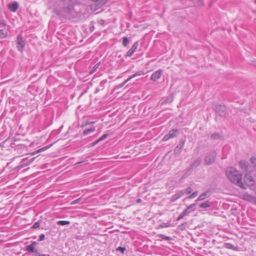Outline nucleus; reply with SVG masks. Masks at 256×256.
Here are the masks:
<instances>
[{
	"mask_svg": "<svg viewBox=\"0 0 256 256\" xmlns=\"http://www.w3.org/2000/svg\"><path fill=\"white\" fill-rule=\"evenodd\" d=\"M214 109L216 112L220 116H224L226 114V109L224 105L216 104Z\"/></svg>",
	"mask_w": 256,
	"mask_h": 256,
	"instance_id": "20e7f679",
	"label": "nucleus"
},
{
	"mask_svg": "<svg viewBox=\"0 0 256 256\" xmlns=\"http://www.w3.org/2000/svg\"><path fill=\"white\" fill-rule=\"evenodd\" d=\"M224 247L227 248H228V249H231V250H234V246L230 244V243H226L224 244Z\"/></svg>",
	"mask_w": 256,
	"mask_h": 256,
	"instance_id": "393cba45",
	"label": "nucleus"
},
{
	"mask_svg": "<svg viewBox=\"0 0 256 256\" xmlns=\"http://www.w3.org/2000/svg\"><path fill=\"white\" fill-rule=\"evenodd\" d=\"M94 130H95V128H94L86 129V130H85L84 131L83 134L84 135H86V134H89L90 132H94Z\"/></svg>",
	"mask_w": 256,
	"mask_h": 256,
	"instance_id": "5701e85b",
	"label": "nucleus"
},
{
	"mask_svg": "<svg viewBox=\"0 0 256 256\" xmlns=\"http://www.w3.org/2000/svg\"><path fill=\"white\" fill-rule=\"evenodd\" d=\"M184 141H183L182 142L179 146V148L182 150L184 146Z\"/></svg>",
	"mask_w": 256,
	"mask_h": 256,
	"instance_id": "c03bdc74",
	"label": "nucleus"
},
{
	"mask_svg": "<svg viewBox=\"0 0 256 256\" xmlns=\"http://www.w3.org/2000/svg\"><path fill=\"white\" fill-rule=\"evenodd\" d=\"M196 206V204H191L190 206H188L184 211L178 216L177 218V220H180V219L182 218L184 216H186L192 210V208Z\"/></svg>",
	"mask_w": 256,
	"mask_h": 256,
	"instance_id": "39448f33",
	"label": "nucleus"
},
{
	"mask_svg": "<svg viewBox=\"0 0 256 256\" xmlns=\"http://www.w3.org/2000/svg\"><path fill=\"white\" fill-rule=\"evenodd\" d=\"M40 226V224L38 222H36L32 226V228H38Z\"/></svg>",
	"mask_w": 256,
	"mask_h": 256,
	"instance_id": "58836bf2",
	"label": "nucleus"
},
{
	"mask_svg": "<svg viewBox=\"0 0 256 256\" xmlns=\"http://www.w3.org/2000/svg\"><path fill=\"white\" fill-rule=\"evenodd\" d=\"M82 200V198H80L76 200H74L72 202L71 204H74L80 202Z\"/></svg>",
	"mask_w": 256,
	"mask_h": 256,
	"instance_id": "f704fd0d",
	"label": "nucleus"
},
{
	"mask_svg": "<svg viewBox=\"0 0 256 256\" xmlns=\"http://www.w3.org/2000/svg\"><path fill=\"white\" fill-rule=\"evenodd\" d=\"M162 70H158L155 72L154 74H152L150 77V79L154 81H156L158 79L162 74Z\"/></svg>",
	"mask_w": 256,
	"mask_h": 256,
	"instance_id": "9b49d317",
	"label": "nucleus"
},
{
	"mask_svg": "<svg viewBox=\"0 0 256 256\" xmlns=\"http://www.w3.org/2000/svg\"><path fill=\"white\" fill-rule=\"evenodd\" d=\"M142 202V200H141V199L138 198V200H136V202H137V203H140V202Z\"/></svg>",
	"mask_w": 256,
	"mask_h": 256,
	"instance_id": "de8ad7c7",
	"label": "nucleus"
},
{
	"mask_svg": "<svg viewBox=\"0 0 256 256\" xmlns=\"http://www.w3.org/2000/svg\"><path fill=\"white\" fill-rule=\"evenodd\" d=\"M36 244V242H33L30 244L26 246V250L29 252H34L37 250L34 248V246Z\"/></svg>",
	"mask_w": 256,
	"mask_h": 256,
	"instance_id": "f8f14e48",
	"label": "nucleus"
},
{
	"mask_svg": "<svg viewBox=\"0 0 256 256\" xmlns=\"http://www.w3.org/2000/svg\"><path fill=\"white\" fill-rule=\"evenodd\" d=\"M138 46V42H135L130 49L128 52L126 56H131L135 52Z\"/></svg>",
	"mask_w": 256,
	"mask_h": 256,
	"instance_id": "9d476101",
	"label": "nucleus"
},
{
	"mask_svg": "<svg viewBox=\"0 0 256 256\" xmlns=\"http://www.w3.org/2000/svg\"><path fill=\"white\" fill-rule=\"evenodd\" d=\"M126 248H122V247H120V246H119L118 248H117L116 250H120L122 252H124V251L126 250Z\"/></svg>",
	"mask_w": 256,
	"mask_h": 256,
	"instance_id": "c9c22d12",
	"label": "nucleus"
},
{
	"mask_svg": "<svg viewBox=\"0 0 256 256\" xmlns=\"http://www.w3.org/2000/svg\"><path fill=\"white\" fill-rule=\"evenodd\" d=\"M32 256H40V253L38 252V250L35 251Z\"/></svg>",
	"mask_w": 256,
	"mask_h": 256,
	"instance_id": "ea45409f",
	"label": "nucleus"
},
{
	"mask_svg": "<svg viewBox=\"0 0 256 256\" xmlns=\"http://www.w3.org/2000/svg\"><path fill=\"white\" fill-rule=\"evenodd\" d=\"M201 162L202 160L201 158H197L196 159L194 160V162L191 164L188 170L189 171L192 169L196 168H197L198 166H200V164L201 163Z\"/></svg>",
	"mask_w": 256,
	"mask_h": 256,
	"instance_id": "6e6552de",
	"label": "nucleus"
},
{
	"mask_svg": "<svg viewBox=\"0 0 256 256\" xmlns=\"http://www.w3.org/2000/svg\"><path fill=\"white\" fill-rule=\"evenodd\" d=\"M6 36V34H5L3 30H0V38H4Z\"/></svg>",
	"mask_w": 256,
	"mask_h": 256,
	"instance_id": "473e14b6",
	"label": "nucleus"
},
{
	"mask_svg": "<svg viewBox=\"0 0 256 256\" xmlns=\"http://www.w3.org/2000/svg\"><path fill=\"white\" fill-rule=\"evenodd\" d=\"M210 138L212 140H218L220 138V136L216 133H214L212 134Z\"/></svg>",
	"mask_w": 256,
	"mask_h": 256,
	"instance_id": "6ab92c4d",
	"label": "nucleus"
},
{
	"mask_svg": "<svg viewBox=\"0 0 256 256\" xmlns=\"http://www.w3.org/2000/svg\"><path fill=\"white\" fill-rule=\"evenodd\" d=\"M158 238H162L163 240H172V238L170 236H165L163 234H159L158 235Z\"/></svg>",
	"mask_w": 256,
	"mask_h": 256,
	"instance_id": "a211bd4d",
	"label": "nucleus"
},
{
	"mask_svg": "<svg viewBox=\"0 0 256 256\" xmlns=\"http://www.w3.org/2000/svg\"><path fill=\"white\" fill-rule=\"evenodd\" d=\"M99 22L100 24H102L104 22V20H100Z\"/></svg>",
	"mask_w": 256,
	"mask_h": 256,
	"instance_id": "09e8293b",
	"label": "nucleus"
},
{
	"mask_svg": "<svg viewBox=\"0 0 256 256\" xmlns=\"http://www.w3.org/2000/svg\"><path fill=\"white\" fill-rule=\"evenodd\" d=\"M196 6H204V1L203 0H197L196 2Z\"/></svg>",
	"mask_w": 256,
	"mask_h": 256,
	"instance_id": "7c9ffc66",
	"label": "nucleus"
},
{
	"mask_svg": "<svg viewBox=\"0 0 256 256\" xmlns=\"http://www.w3.org/2000/svg\"><path fill=\"white\" fill-rule=\"evenodd\" d=\"M18 8V4L16 2L10 4L8 5V8L12 12H15Z\"/></svg>",
	"mask_w": 256,
	"mask_h": 256,
	"instance_id": "ddd939ff",
	"label": "nucleus"
},
{
	"mask_svg": "<svg viewBox=\"0 0 256 256\" xmlns=\"http://www.w3.org/2000/svg\"><path fill=\"white\" fill-rule=\"evenodd\" d=\"M244 182L246 184L252 186L254 184L253 178L250 175L248 172L246 173L244 176Z\"/></svg>",
	"mask_w": 256,
	"mask_h": 256,
	"instance_id": "0eeeda50",
	"label": "nucleus"
},
{
	"mask_svg": "<svg viewBox=\"0 0 256 256\" xmlns=\"http://www.w3.org/2000/svg\"><path fill=\"white\" fill-rule=\"evenodd\" d=\"M184 195V193L182 192H178V193L173 195L171 198L172 202H174L178 198H179L180 196Z\"/></svg>",
	"mask_w": 256,
	"mask_h": 256,
	"instance_id": "2eb2a0df",
	"label": "nucleus"
},
{
	"mask_svg": "<svg viewBox=\"0 0 256 256\" xmlns=\"http://www.w3.org/2000/svg\"><path fill=\"white\" fill-rule=\"evenodd\" d=\"M16 44L18 50L20 52H22L25 46V42L24 41L22 36L21 34H18V36Z\"/></svg>",
	"mask_w": 256,
	"mask_h": 256,
	"instance_id": "7ed1b4c3",
	"label": "nucleus"
},
{
	"mask_svg": "<svg viewBox=\"0 0 256 256\" xmlns=\"http://www.w3.org/2000/svg\"><path fill=\"white\" fill-rule=\"evenodd\" d=\"M217 153L216 150H212L208 153L204 159V164L206 166H210L213 164L216 160Z\"/></svg>",
	"mask_w": 256,
	"mask_h": 256,
	"instance_id": "f03ea898",
	"label": "nucleus"
},
{
	"mask_svg": "<svg viewBox=\"0 0 256 256\" xmlns=\"http://www.w3.org/2000/svg\"><path fill=\"white\" fill-rule=\"evenodd\" d=\"M64 10L66 13L71 14L72 11V7L71 6H68L64 8Z\"/></svg>",
	"mask_w": 256,
	"mask_h": 256,
	"instance_id": "b1692460",
	"label": "nucleus"
},
{
	"mask_svg": "<svg viewBox=\"0 0 256 256\" xmlns=\"http://www.w3.org/2000/svg\"><path fill=\"white\" fill-rule=\"evenodd\" d=\"M238 164L242 170L246 173L248 172V164L244 160H240L238 162Z\"/></svg>",
	"mask_w": 256,
	"mask_h": 256,
	"instance_id": "1a4fd4ad",
	"label": "nucleus"
},
{
	"mask_svg": "<svg viewBox=\"0 0 256 256\" xmlns=\"http://www.w3.org/2000/svg\"><path fill=\"white\" fill-rule=\"evenodd\" d=\"M255 66H256V64H255Z\"/></svg>",
	"mask_w": 256,
	"mask_h": 256,
	"instance_id": "3c124183",
	"label": "nucleus"
},
{
	"mask_svg": "<svg viewBox=\"0 0 256 256\" xmlns=\"http://www.w3.org/2000/svg\"><path fill=\"white\" fill-rule=\"evenodd\" d=\"M252 164H253V166L255 170H256V158L254 157H252L250 160Z\"/></svg>",
	"mask_w": 256,
	"mask_h": 256,
	"instance_id": "a878e982",
	"label": "nucleus"
},
{
	"mask_svg": "<svg viewBox=\"0 0 256 256\" xmlns=\"http://www.w3.org/2000/svg\"><path fill=\"white\" fill-rule=\"evenodd\" d=\"M208 196H209L208 192L206 191L202 193V194H200V196H198V199L196 200V202L204 200V199H206V198H208Z\"/></svg>",
	"mask_w": 256,
	"mask_h": 256,
	"instance_id": "4468645a",
	"label": "nucleus"
},
{
	"mask_svg": "<svg viewBox=\"0 0 256 256\" xmlns=\"http://www.w3.org/2000/svg\"><path fill=\"white\" fill-rule=\"evenodd\" d=\"M130 80V78H128L120 86V87L123 86L127 82H128Z\"/></svg>",
	"mask_w": 256,
	"mask_h": 256,
	"instance_id": "e433bc0d",
	"label": "nucleus"
},
{
	"mask_svg": "<svg viewBox=\"0 0 256 256\" xmlns=\"http://www.w3.org/2000/svg\"><path fill=\"white\" fill-rule=\"evenodd\" d=\"M70 222L69 221H65V220H60L57 224L58 225L64 226L66 224H70Z\"/></svg>",
	"mask_w": 256,
	"mask_h": 256,
	"instance_id": "4be33fe9",
	"label": "nucleus"
},
{
	"mask_svg": "<svg viewBox=\"0 0 256 256\" xmlns=\"http://www.w3.org/2000/svg\"><path fill=\"white\" fill-rule=\"evenodd\" d=\"M100 66V62L96 64L92 68V72L94 71Z\"/></svg>",
	"mask_w": 256,
	"mask_h": 256,
	"instance_id": "a19ab883",
	"label": "nucleus"
},
{
	"mask_svg": "<svg viewBox=\"0 0 256 256\" xmlns=\"http://www.w3.org/2000/svg\"><path fill=\"white\" fill-rule=\"evenodd\" d=\"M172 100H173V96H170L169 98H167L164 100L162 102V104H166V103H167V102H172Z\"/></svg>",
	"mask_w": 256,
	"mask_h": 256,
	"instance_id": "bb28decb",
	"label": "nucleus"
},
{
	"mask_svg": "<svg viewBox=\"0 0 256 256\" xmlns=\"http://www.w3.org/2000/svg\"><path fill=\"white\" fill-rule=\"evenodd\" d=\"M181 152V150L179 148V146H177L174 150L175 154H179Z\"/></svg>",
	"mask_w": 256,
	"mask_h": 256,
	"instance_id": "c85d7f7f",
	"label": "nucleus"
},
{
	"mask_svg": "<svg viewBox=\"0 0 256 256\" xmlns=\"http://www.w3.org/2000/svg\"><path fill=\"white\" fill-rule=\"evenodd\" d=\"M142 74H144V73L142 72V71L138 72H136L134 74L131 76L129 78H130V79H132L134 78H135L137 76H141Z\"/></svg>",
	"mask_w": 256,
	"mask_h": 256,
	"instance_id": "412c9836",
	"label": "nucleus"
},
{
	"mask_svg": "<svg viewBox=\"0 0 256 256\" xmlns=\"http://www.w3.org/2000/svg\"><path fill=\"white\" fill-rule=\"evenodd\" d=\"M27 165H28V164H20L19 166H18L17 167V168L20 169V168H24V166H26Z\"/></svg>",
	"mask_w": 256,
	"mask_h": 256,
	"instance_id": "37998d69",
	"label": "nucleus"
},
{
	"mask_svg": "<svg viewBox=\"0 0 256 256\" xmlns=\"http://www.w3.org/2000/svg\"><path fill=\"white\" fill-rule=\"evenodd\" d=\"M108 134H103L101 137H100L98 139H99V140L100 141H102L103 140H104V139H106L108 136Z\"/></svg>",
	"mask_w": 256,
	"mask_h": 256,
	"instance_id": "72a5a7b5",
	"label": "nucleus"
},
{
	"mask_svg": "<svg viewBox=\"0 0 256 256\" xmlns=\"http://www.w3.org/2000/svg\"><path fill=\"white\" fill-rule=\"evenodd\" d=\"M0 24H2L4 26H6V24L3 20H0Z\"/></svg>",
	"mask_w": 256,
	"mask_h": 256,
	"instance_id": "49530a36",
	"label": "nucleus"
},
{
	"mask_svg": "<svg viewBox=\"0 0 256 256\" xmlns=\"http://www.w3.org/2000/svg\"><path fill=\"white\" fill-rule=\"evenodd\" d=\"M34 159H35V158H33L30 159L29 160L28 162L27 163V164H30L31 162H32L34 160Z\"/></svg>",
	"mask_w": 256,
	"mask_h": 256,
	"instance_id": "a18cd8bd",
	"label": "nucleus"
},
{
	"mask_svg": "<svg viewBox=\"0 0 256 256\" xmlns=\"http://www.w3.org/2000/svg\"><path fill=\"white\" fill-rule=\"evenodd\" d=\"M170 226V224L168 222L167 223H162L160 226L159 227L160 228H163L164 227H168Z\"/></svg>",
	"mask_w": 256,
	"mask_h": 256,
	"instance_id": "2f4dec72",
	"label": "nucleus"
},
{
	"mask_svg": "<svg viewBox=\"0 0 256 256\" xmlns=\"http://www.w3.org/2000/svg\"><path fill=\"white\" fill-rule=\"evenodd\" d=\"M210 206V204H209V202L208 201H206V202H205L201 204H200V208H208Z\"/></svg>",
	"mask_w": 256,
	"mask_h": 256,
	"instance_id": "f3484780",
	"label": "nucleus"
},
{
	"mask_svg": "<svg viewBox=\"0 0 256 256\" xmlns=\"http://www.w3.org/2000/svg\"><path fill=\"white\" fill-rule=\"evenodd\" d=\"M129 43V40L126 37L123 38L122 44L124 46H126Z\"/></svg>",
	"mask_w": 256,
	"mask_h": 256,
	"instance_id": "cd10ccee",
	"label": "nucleus"
},
{
	"mask_svg": "<svg viewBox=\"0 0 256 256\" xmlns=\"http://www.w3.org/2000/svg\"><path fill=\"white\" fill-rule=\"evenodd\" d=\"M226 175L228 180L242 188H245L242 182V175L234 168L230 167L226 170Z\"/></svg>",
	"mask_w": 256,
	"mask_h": 256,
	"instance_id": "f257e3e1",
	"label": "nucleus"
},
{
	"mask_svg": "<svg viewBox=\"0 0 256 256\" xmlns=\"http://www.w3.org/2000/svg\"><path fill=\"white\" fill-rule=\"evenodd\" d=\"M82 162H78L76 164H80V163H82Z\"/></svg>",
	"mask_w": 256,
	"mask_h": 256,
	"instance_id": "8fccbe9b",
	"label": "nucleus"
},
{
	"mask_svg": "<svg viewBox=\"0 0 256 256\" xmlns=\"http://www.w3.org/2000/svg\"><path fill=\"white\" fill-rule=\"evenodd\" d=\"M198 194V191H195L194 192H192L190 196L188 197V198L191 199L194 198H195Z\"/></svg>",
	"mask_w": 256,
	"mask_h": 256,
	"instance_id": "c756f323",
	"label": "nucleus"
},
{
	"mask_svg": "<svg viewBox=\"0 0 256 256\" xmlns=\"http://www.w3.org/2000/svg\"><path fill=\"white\" fill-rule=\"evenodd\" d=\"M178 134V130H172L169 132L164 136L163 138V140H168L170 138H174L177 136Z\"/></svg>",
	"mask_w": 256,
	"mask_h": 256,
	"instance_id": "423d86ee",
	"label": "nucleus"
},
{
	"mask_svg": "<svg viewBox=\"0 0 256 256\" xmlns=\"http://www.w3.org/2000/svg\"><path fill=\"white\" fill-rule=\"evenodd\" d=\"M44 238H45V236L44 234H42L40 236H39V240L40 241H42L43 240H44Z\"/></svg>",
	"mask_w": 256,
	"mask_h": 256,
	"instance_id": "4c0bfd02",
	"label": "nucleus"
},
{
	"mask_svg": "<svg viewBox=\"0 0 256 256\" xmlns=\"http://www.w3.org/2000/svg\"><path fill=\"white\" fill-rule=\"evenodd\" d=\"M100 142V140H99V139H98L96 141H95L94 142L90 144V145H91L92 146H95L96 144H97L98 142Z\"/></svg>",
	"mask_w": 256,
	"mask_h": 256,
	"instance_id": "79ce46f5",
	"label": "nucleus"
},
{
	"mask_svg": "<svg viewBox=\"0 0 256 256\" xmlns=\"http://www.w3.org/2000/svg\"><path fill=\"white\" fill-rule=\"evenodd\" d=\"M192 188L189 186L188 188H186V189L180 190V192H182L184 193V194H190L192 192Z\"/></svg>",
	"mask_w": 256,
	"mask_h": 256,
	"instance_id": "dca6fc26",
	"label": "nucleus"
},
{
	"mask_svg": "<svg viewBox=\"0 0 256 256\" xmlns=\"http://www.w3.org/2000/svg\"><path fill=\"white\" fill-rule=\"evenodd\" d=\"M49 147H50V146H46V147H44L43 148H40V149L38 150H36V151L31 153L30 154L32 155H34V154H37L38 152H42V151H44V150H46Z\"/></svg>",
	"mask_w": 256,
	"mask_h": 256,
	"instance_id": "aec40b11",
	"label": "nucleus"
}]
</instances>
